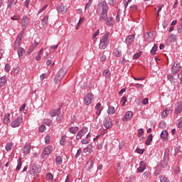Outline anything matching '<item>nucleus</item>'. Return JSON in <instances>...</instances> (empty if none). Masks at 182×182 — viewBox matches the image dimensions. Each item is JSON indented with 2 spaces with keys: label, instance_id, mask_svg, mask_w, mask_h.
<instances>
[{
  "label": "nucleus",
  "instance_id": "f257e3e1",
  "mask_svg": "<svg viewBox=\"0 0 182 182\" xmlns=\"http://www.w3.org/2000/svg\"><path fill=\"white\" fill-rule=\"evenodd\" d=\"M97 8V13L100 14V12H102L99 21L100 22H105V21L107 19V10L109 9V6L106 1H102L98 4Z\"/></svg>",
  "mask_w": 182,
  "mask_h": 182
},
{
  "label": "nucleus",
  "instance_id": "f03ea898",
  "mask_svg": "<svg viewBox=\"0 0 182 182\" xmlns=\"http://www.w3.org/2000/svg\"><path fill=\"white\" fill-rule=\"evenodd\" d=\"M109 33H106L100 39V49H106L109 46Z\"/></svg>",
  "mask_w": 182,
  "mask_h": 182
},
{
  "label": "nucleus",
  "instance_id": "7ed1b4c3",
  "mask_svg": "<svg viewBox=\"0 0 182 182\" xmlns=\"http://www.w3.org/2000/svg\"><path fill=\"white\" fill-rule=\"evenodd\" d=\"M68 72V70L66 68H62L60 69L58 73H57L54 80L56 84H58V82H60L61 79H63L65 77V75H66V73Z\"/></svg>",
  "mask_w": 182,
  "mask_h": 182
},
{
  "label": "nucleus",
  "instance_id": "20e7f679",
  "mask_svg": "<svg viewBox=\"0 0 182 182\" xmlns=\"http://www.w3.org/2000/svg\"><path fill=\"white\" fill-rule=\"evenodd\" d=\"M154 38H156V36H154V31L148 32L144 35V39H145L146 42H153V41H154Z\"/></svg>",
  "mask_w": 182,
  "mask_h": 182
},
{
  "label": "nucleus",
  "instance_id": "39448f33",
  "mask_svg": "<svg viewBox=\"0 0 182 182\" xmlns=\"http://www.w3.org/2000/svg\"><path fill=\"white\" fill-rule=\"evenodd\" d=\"M180 69H181V64L178 62L174 63L171 67V73L176 75V73L180 72Z\"/></svg>",
  "mask_w": 182,
  "mask_h": 182
},
{
  "label": "nucleus",
  "instance_id": "423d86ee",
  "mask_svg": "<svg viewBox=\"0 0 182 182\" xmlns=\"http://www.w3.org/2000/svg\"><path fill=\"white\" fill-rule=\"evenodd\" d=\"M23 122V118L22 117H17L14 121H13L11 124V127L16 128L21 126V123Z\"/></svg>",
  "mask_w": 182,
  "mask_h": 182
},
{
  "label": "nucleus",
  "instance_id": "0eeeda50",
  "mask_svg": "<svg viewBox=\"0 0 182 182\" xmlns=\"http://www.w3.org/2000/svg\"><path fill=\"white\" fill-rule=\"evenodd\" d=\"M93 99V94L88 93L84 97V103L87 106H89L92 103V100Z\"/></svg>",
  "mask_w": 182,
  "mask_h": 182
},
{
  "label": "nucleus",
  "instance_id": "6e6552de",
  "mask_svg": "<svg viewBox=\"0 0 182 182\" xmlns=\"http://www.w3.org/2000/svg\"><path fill=\"white\" fill-rule=\"evenodd\" d=\"M87 133V127H83L77 134L76 136L77 140H80L83 136H85Z\"/></svg>",
  "mask_w": 182,
  "mask_h": 182
},
{
  "label": "nucleus",
  "instance_id": "1a4fd4ad",
  "mask_svg": "<svg viewBox=\"0 0 182 182\" xmlns=\"http://www.w3.org/2000/svg\"><path fill=\"white\" fill-rule=\"evenodd\" d=\"M104 126L106 128V130L112 129V127H113V122H112L110 118H106L104 120Z\"/></svg>",
  "mask_w": 182,
  "mask_h": 182
},
{
  "label": "nucleus",
  "instance_id": "9d476101",
  "mask_svg": "<svg viewBox=\"0 0 182 182\" xmlns=\"http://www.w3.org/2000/svg\"><path fill=\"white\" fill-rule=\"evenodd\" d=\"M29 23V18H28L27 16H24L21 21V28H23V31L26 29L28 24Z\"/></svg>",
  "mask_w": 182,
  "mask_h": 182
},
{
  "label": "nucleus",
  "instance_id": "9b49d317",
  "mask_svg": "<svg viewBox=\"0 0 182 182\" xmlns=\"http://www.w3.org/2000/svg\"><path fill=\"white\" fill-rule=\"evenodd\" d=\"M57 11L59 14H62V15H65V14L68 12V7L60 5L57 6Z\"/></svg>",
  "mask_w": 182,
  "mask_h": 182
},
{
  "label": "nucleus",
  "instance_id": "f8f14e48",
  "mask_svg": "<svg viewBox=\"0 0 182 182\" xmlns=\"http://www.w3.org/2000/svg\"><path fill=\"white\" fill-rule=\"evenodd\" d=\"M132 117H133V112L128 111L126 112L122 120H123V122H128V120H130V119H132Z\"/></svg>",
  "mask_w": 182,
  "mask_h": 182
},
{
  "label": "nucleus",
  "instance_id": "ddd939ff",
  "mask_svg": "<svg viewBox=\"0 0 182 182\" xmlns=\"http://www.w3.org/2000/svg\"><path fill=\"white\" fill-rule=\"evenodd\" d=\"M59 114H60V108L52 109L50 111V115L51 116V117L59 116Z\"/></svg>",
  "mask_w": 182,
  "mask_h": 182
},
{
  "label": "nucleus",
  "instance_id": "4468645a",
  "mask_svg": "<svg viewBox=\"0 0 182 182\" xmlns=\"http://www.w3.org/2000/svg\"><path fill=\"white\" fill-rule=\"evenodd\" d=\"M146 162L144 161H141L139 164V167L137 168V171H139V173H143V171H144V170H146Z\"/></svg>",
  "mask_w": 182,
  "mask_h": 182
},
{
  "label": "nucleus",
  "instance_id": "2eb2a0df",
  "mask_svg": "<svg viewBox=\"0 0 182 182\" xmlns=\"http://www.w3.org/2000/svg\"><path fill=\"white\" fill-rule=\"evenodd\" d=\"M85 167L89 170L93 168V157H91L87 162Z\"/></svg>",
  "mask_w": 182,
  "mask_h": 182
},
{
  "label": "nucleus",
  "instance_id": "dca6fc26",
  "mask_svg": "<svg viewBox=\"0 0 182 182\" xmlns=\"http://www.w3.org/2000/svg\"><path fill=\"white\" fill-rule=\"evenodd\" d=\"M22 40H21V38H17L14 42V50H17L18 49H20L21 46V42Z\"/></svg>",
  "mask_w": 182,
  "mask_h": 182
},
{
  "label": "nucleus",
  "instance_id": "f3484780",
  "mask_svg": "<svg viewBox=\"0 0 182 182\" xmlns=\"http://www.w3.org/2000/svg\"><path fill=\"white\" fill-rule=\"evenodd\" d=\"M53 148L51 146H48L46 148L44 149L43 154L44 156H49L50 153H52Z\"/></svg>",
  "mask_w": 182,
  "mask_h": 182
},
{
  "label": "nucleus",
  "instance_id": "a211bd4d",
  "mask_svg": "<svg viewBox=\"0 0 182 182\" xmlns=\"http://www.w3.org/2000/svg\"><path fill=\"white\" fill-rule=\"evenodd\" d=\"M11 116V114L9 113H6L5 115H4V124H6L8 125L9 124L11 123V119H9Z\"/></svg>",
  "mask_w": 182,
  "mask_h": 182
},
{
  "label": "nucleus",
  "instance_id": "6ab92c4d",
  "mask_svg": "<svg viewBox=\"0 0 182 182\" xmlns=\"http://www.w3.org/2000/svg\"><path fill=\"white\" fill-rule=\"evenodd\" d=\"M133 41H134V36L133 35L128 36L125 40V42L127 46H129V45H132V42H133Z\"/></svg>",
  "mask_w": 182,
  "mask_h": 182
},
{
  "label": "nucleus",
  "instance_id": "aec40b11",
  "mask_svg": "<svg viewBox=\"0 0 182 182\" xmlns=\"http://www.w3.org/2000/svg\"><path fill=\"white\" fill-rule=\"evenodd\" d=\"M22 151L24 154H29L31 153V145H25L22 149Z\"/></svg>",
  "mask_w": 182,
  "mask_h": 182
},
{
  "label": "nucleus",
  "instance_id": "412c9836",
  "mask_svg": "<svg viewBox=\"0 0 182 182\" xmlns=\"http://www.w3.org/2000/svg\"><path fill=\"white\" fill-rule=\"evenodd\" d=\"M107 26H113L114 25V20L113 17H107V22H106Z\"/></svg>",
  "mask_w": 182,
  "mask_h": 182
},
{
  "label": "nucleus",
  "instance_id": "4be33fe9",
  "mask_svg": "<svg viewBox=\"0 0 182 182\" xmlns=\"http://www.w3.org/2000/svg\"><path fill=\"white\" fill-rule=\"evenodd\" d=\"M168 113H170V108L169 107L165 108L164 110L162 112V114H161L162 119L167 117V116H168Z\"/></svg>",
  "mask_w": 182,
  "mask_h": 182
},
{
  "label": "nucleus",
  "instance_id": "5701e85b",
  "mask_svg": "<svg viewBox=\"0 0 182 182\" xmlns=\"http://www.w3.org/2000/svg\"><path fill=\"white\" fill-rule=\"evenodd\" d=\"M6 82H8V78L6 76L0 77V87L4 86Z\"/></svg>",
  "mask_w": 182,
  "mask_h": 182
},
{
  "label": "nucleus",
  "instance_id": "b1692460",
  "mask_svg": "<svg viewBox=\"0 0 182 182\" xmlns=\"http://www.w3.org/2000/svg\"><path fill=\"white\" fill-rule=\"evenodd\" d=\"M38 45H39V43L35 41L30 47L29 51H28L27 53L29 55L30 53H31V52H33V50L36 48V46H38Z\"/></svg>",
  "mask_w": 182,
  "mask_h": 182
},
{
  "label": "nucleus",
  "instance_id": "393cba45",
  "mask_svg": "<svg viewBox=\"0 0 182 182\" xmlns=\"http://www.w3.org/2000/svg\"><path fill=\"white\" fill-rule=\"evenodd\" d=\"M176 109H175V114H180V113H181V112H182V105L181 104H180V103H178L177 105H176Z\"/></svg>",
  "mask_w": 182,
  "mask_h": 182
},
{
  "label": "nucleus",
  "instance_id": "a878e982",
  "mask_svg": "<svg viewBox=\"0 0 182 182\" xmlns=\"http://www.w3.org/2000/svg\"><path fill=\"white\" fill-rule=\"evenodd\" d=\"M151 141H153V134H149L145 141V144L146 146H150V143H151Z\"/></svg>",
  "mask_w": 182,
  "mask_h": 182
},
{
  "label": "nucleus",
  "instance_id": "bb28decb",
  "mask_svg": "<svg viewBox=\"0 0 182 182\" xmlns=\"http://www.w3.org/2000/svg\"><path fill=\"white\" fill-rule=\"evenodd\" d=\"M63 161V159H62V156H58L55 157V162L57 166H60Z\"/></svg>",
  "mask_w": 182,
  "mask_h": 182
},
{
  "label": "nucleus",
  "instance_id": "cd10ccee",
  "mask_svg": "<svg viewBox=\"0 0 182 182\" xmlns=\"http://www.w3.org/2000/svg\"><path fill=\"white\" fill-rule=\"evenodd\" d=\"M100 107H102V104H100V102H99L95 106V109L97 111L96 112V114H98V116L100 115V112H102V109H100Z\"/></svg>",
  "mask_w": 182,
  "mask_h": 182
},
{
  "label": "nucleus",
  "instance_id": "c85d7f7f",
  "mask_svg": "<svg viewBox=\"0 0 182 182\" xmlns=\"http://www.w3.org/2000/svg\"><path fill=\"white\" fill-rule=\"evenodd\" d=\"M79 130V127H72L68 129L70 133H73V134H76V132Z\"/></svg>",
  "mask_w": 182,
  "mask_h": 182
},
{
  "label": "nucleus",
  "instance_id": "c756f323",
  "mask_svg": "<svg viewBox=\"0 0 182 182\" xmlns=\"http://www.w3.org/2000/svg\"><path fill=\"white\" fill-rule=\"evenodd\" d=\"M158 46L156 44H154L152 49L150 51L151 55H152V56H154V55H156V52H157V49H158Z\"/></svg>",
  "mask_w": 182,
  "mask_h": 182
},
{
  "label": "nucleus",
  "instance_id": "7c9ffc66",
  "mask_svg": "<svg viewBox=\"0 0 182 182\" xmlns=\"http://www.w3.org/2000/svg\"><path fill=\"white\" fill-rule=\"evenodd\" d=\"M16 50H17V53L18 55L19 58H21V56H23V53H25V50L23 48H20Z\"/></svg>",
  "mask_w": 182,
  "mask_h": 182
},
{
  "label": "nucleus",
  "instance_id": "2f4dec72",
  "mask_svg": "<svg viewBox=\"0 0 182 182\" xmlns=\"http://www.w3.org/2000/svg\"><path fill=\"white\" fill-rule=\"evenodd\" d=\"M48 21H49V16L46 15L43 18L41 25H43V26H45V25H48Z\"/></svg>",
  "mask_w": 182,
  "mask_h": 182
},
{
  "label": "nucleus",
  "instance_id": "473e14b6",
  "mask_svg": "<svg viewBox=\"0 0 182 182\" xmlns=\"http://www.w3.org/2000/svg\"><path fill=\"white\" fill-rule=\"evenodd\" d=\"M21 167H22V158H19L18 159V165L16 168V171H19L21 170Z\"/></svg>",
  "mask_w": 182,
  "mask_h": 182
},
{
  "label": "nucleus",
  "instance_id": "72a5a7b5",
  "mask_svg": "<svg viewBox=\"0 0 182 182\" xmlns=\"http://www.w3.org/2000/svg\"><path fill=\"white\" fill-rule=\"evenodd\" d=\"M161 137L162 139H164V140H166V139H167V137H168V132L166 130L162 131V132L161 134Z\"/></svg>",
  "mask_w": 182,
  "mask_h": 182
},
{
  "label": "nucleus",
  "instance_id": "f704fd0d",
  "mask_svg": "<svg viewBox=\"0 0 182 182\" xmlns=\"http://www.w3.org/2000/svg\"><path fill=\"white\" fill-rule=\"evenodd\" d=\"M114 55L116 58H120L122 56V51L119 50V49H114Z\"/></svg>",
  "mask_w": 182,
  "mask_h": 182
},
{
  "label": "nucleus",
  "instance_id": "c9c22d12",
  "mask_svg": "<svg viewBox=\"0 0 182 182\" xmlns=\"http://www.w3.org/2000/svg\"><path fill=\"white\" fill-rule=\"evenodd\" d=\"M169 156H170V149H166L165 152H164V159H166V160H168Z\"/></svg>",
  "mask_w": 182,
  "mask_h": 182
},
{
  "label": "nucleus",
  "instance_id": "e433bc0d",
  "mask_svg": "<svg viewBox=\"0 0 182 182\" xmlns=\"http://www.w3.org/2000/svg\"><path fill=\"white\" fill-rule=\"evenodd\" d=\"M36 167L35 166H31V168H30V174H34V176L36 174H38V172L36 171Z\"/></svg>",
  "mask_w": 182,
  "mask_h": 182
},
{
  "label": "nucleus",
  "instance_id": "4c0bfd02",
  "mask_svg": "<svg viewBox=\"0 0 182 182\" xmlns=\"http://www.w3.org/2000/svg\"><path fill=\"white\" fill-rule=\"evenodd\" d=\"M168 161V160L164 159V160H162L161 161V167H163V168H166L167 167V161Z\"/></svg>",
  "mask_w": 182,
  "mask_h": 182
},
{
  "label": "nucleus",
  "instance_id": "58836bf2",
  "mask_svg": "<svg viewBox=\"0 0 182 182\" xmlns=\"http://www.w3.org/2000/svg\"><path fill=\"white\" fill-rule=\"evenodd\" d=\"M17 0H10L8 4V8H11L13 6L16 5Z\"/></svg>",
  "mask_w": 182,
  "mask_h": 182
},
{
  "label": "nucleus",
  "instance_id": "ea45409f",
  "mask_svg": "<svg viewBox=\"0 0 182 182\" xmlns=\"http://www.w3.org/2000/svg\"><path fill=\"white\" fill-rule=\"evenodd\" d=\"M108 113L111 114H114V113H116V112L114 111V107H109Z\"/></svg>",
  "mask_w": 182,
  "mask_h": 182
},
{
  "label": "nucleus",
  "instance_id": "a19ab883",
  "mask_svg": "<svg viewBox=\"0 0 182 182\" xmlns=\"http://www.w3.org/2000/svg\"><path fill=\"white\" fill-rule=\"evenodd\" d=\"M169 38L171 42H175L176 39H177V36L174 34H170Z\"/></svg>",
  "mask_w": 182,
  "mask_h": 182
},
{
  "label": "nucleus",
  "instance_id": "79ce46f5",
  "mask_svg": "<svg viewBox=\"0 0 182 182\" xmlns=\"http://www.w3.org/2000/svg\"><path fill=\"white\" fill-rule=\"evenodd\" d=\"M65 141H66V135L62 136L60 141V144H61V146H65Z\"/></svg>",
  "mask_w": 182,
  "mask_h": 182
},
{
  "label": "nucleus",
  "instance_id": "37998d69",
  "mask_svg": "<svg viewBox=\"0 0 182 182\" xmlns=\"http://www.w3.org/2000/svg\"><path fill=\"white\" fill-rule=\"evenodd\" d=\"M160 181L161 182H170V181L167 178H166L164 176H161L160 177Z\"/></svg>",
  "mask_w": 182,
  "mask_h": 182
},
{
  "label": "nucleus",
  "instance_id": "c03bdc74",
  "mask_svg": "<svg viewBox=\"0 0 182 182\" xmlns=\"http://www.w3.org/2000/svg\"><path fill=\"white\" fill-rule=\"evenodd\" d=\"M46 180H53V175L50 173H48L46 176Z\"/></svg>",
  "mask_w": 182,
  "mask_h": 182
},
{
  "label": "nucleus",
  "instance_id": "a18cd8bd",
  "mask_svg": "<svg viewBox=\"0 0 182 182\" xmlns=\"http://www.w3.org/2000/svg\"><path fill=\"white\" fill-rule=\"evenodd\" d=\"M143 134H144V131L143 130V129H139L138 131V137H141V136H143Z\"/></svg>",
  "mask_w": 182,
  "mask_h": 182
},
{
  "label": "nucleus",
  "instance_id": "49530a36",
  "mask_svg": "<svg viewBox=\"0 0 182 182\" xmlns=\"http://www.w3.org/2000/svg\"><path fill=\"white\" fill-rule=\"evenodd\" d=\"M141 53L142 52L141 51H139V53L134 54V59H139V58H140V56H141Z\"/></svg>",
  "mask_w": 182,
  "mask_h": 182
},
{
  "label": "nucleus",
  "instance_id": "de8ad7c7",
  "mask_svg": "<svg viewBox=\"0 0 182 182\" xmlns=\"http://www.w3.org/2000/svg\"><path fill=\"white\" fill-rule=\"evenodd\" d=\"M46 130V127L45 125H41L39 127V131L41 132V133H43V132H45Z\"/></svg>",
  "mask_w": 182,
  "mask_h": 182
},
{
  "label": "nucleus",
  "instance_id": "09e8293b",
  "mask_svg": "<svg viewBox=\"0 0 182 182\" xmlns=\"http://www.w3.org/2000/svg\"><path fill=\"white\" fill-rule=\"evenodd\" d=\"M135 151L136 153H138V154H143V153H144V149H140V148H137Z\"/></svg>",
  "mask_w": 182,
  "mask_h": 182
},
{
  "label": "nucleus",
  "instance_id": "8fccbe9b",
  "mask_svg": "<svg viewBox=\"0 0 182 182\" xmlns=\"http://www.w3.org/2000/svg\"><path fill=\"white\" fill-rule=\"evenodd\" d=\"M6 151H11L12 150V144H9L6 146Z\"/></svg>",
  "mask_w": 182,
  "mask_h": 182
},
{
  "label": "nucleus",
  "instance_id": "3c124183",
  "mask_svg": "<svg viewBox=\"0 0 182 182\" xmlns=\"http://www.w3.org/2000/svg\"><path fill=\"white\" fill-rule=\"evenodd\" d=\"M25 33V30H23L20 32L19 35L17 36V38H20L21 40H22V38L23 36V34Z\"/></svg>",
  "mask_w": 182,
  "mask_h": 182
},
{
  "label": "nucleus",
  "instance_id": "603ef678",
  "mask_svg": "<svg viewBox=\"0 0 182 182\" xmlns=\"http://www.w3.org/2000/svg\"><path fill=\"white\" fill-rule=\"evenodd\" d=\"M92 5V0H89L87 4L85 5V9H88V8H90V6Z\"/></svg>",
  "mask_w": 182,
  "mask_h": 182
},
{
  "label": "nucleus",
  "instance_id": "864d4df0",
  "mask_svg": "<svg viewBox=\"0 0 182 182\" xmlns=\"http://www.w3.org/2000/svg\"><path fill=\"white\" fill-rule=\"evenodd\" d=\"M121 102H122V106H124V105H126V102H127V98L126 97H122Z\"/></svg>",
  "mask_w": 182,
  "mask_h": 182
},
{
  "label": "nucleus",
  "instance_id": "5fc2aeb1",
  "mask_svg": "<svg viewBox=\"0 0 182 182\" xmlns=\"http://www.w3.org/2000/svg\"><path fill=\"white\" fill-rule=\"evenodd\" d=\"M177 127H178V129H181L182 127V117H181L178 120V123L177 124Z\"/></svg>",
  "mask_w": 182,
  "mask_h": 182
},
{
  "label": "nucleus",
  "instance_id": "6e6d98bb",
  "mask_svg": "<svg viewBox=\"0 0 182 182\" xmlns=\"http://www.w3.org/2000/svg\"><path fill=\"white\" fill-rule=\"evenodd\" d=\"M80 154H82V149H78L75 156V158L77 159V157H79V156H80Z\"/></svg>",
  "mask_w": 182,
  "mask_h": 182
},
{
  "label": "nucleus",
  "instance_id": "4d7b16f0",
  "mask_svg": "<svg viewBox=\"0 0 182 182\" xmlns=\"http://www.w3.org/2000/svg\"><path fill=\"white\" fill-rule=\"evenodd\" d=\"M108 4L109 5H111V6H114V4H116V0H109Z\"/></svg>",
  "mask_w": 182,
  "mask_h": 182
},
{
  "label": "nucleus",
  "instance_id": "13d9d810",
  "mask_svg": "<svg viewBox=\"0 0 182 182\" xmlns=\"http://www.w3.org/2000/svg\"><path fill=\"white\" fill-rule=\"evenodd\" d=\"M11 70V65L9 64H6L5 65V71L9 72Z\"/></svg>",
  "mask_w": 182,
  "mask_h": 182
},
{
  "label": "nucleus",
  "instance_id": "bf43d9fd",
  "mask_svg": "<svg viewBox=\"0 0 182 182\" xmlns=\"http://www.w3.org/2000/svg\"><path fill=\"white\" fill-rule=\"evenodd\" d=\"M167 79L168 80L171 81V82H173V79H174V77L171 75H167Z\"/></svg>",
  "mask_w": 182,
  "mask_h": 182
},
{
  "label": "nucleus",
  "instance_id": "052dcab7",
  "mask_svg": "<svg viewBox=\"0 0 182 182\" xmlns=\"http://www.w3.org/2000/svg\"><path fill=\"white\" fill-rule=\"evenodd\" d=\"M103 76H105V77H107V76H109V70H104Z\"/></svg>",
  "mask_w": 182,
  "mask_h": 182
},
{
  "label": "nucleus",
  "instance_id": "680f3d73",
  "mask_svg": "<svg viewBox=\"0 0 182 182\" xmlns=\"http://www.w3.org/2000/svg\"><path fill=\"white\" fill-rule=\"evenodd\" d=\"M143 176H144V178H148L149 176H150V172L146 171L144 173Z\"/></svg>",
  "mask_w": 182,
  "mask_h": 182
},
{
  "label": "nucleus",
  "instance_id": "e2e57ef3",
  "mask_svg": "<svg viewBox=\"0 0 182 182\" xmlns=\"http://www.w3.org/2000/svg\"><path fill=\"white\" fill-rule=\"evenodd\" d=\"M178 33H182V22L178 27Z\"/></svg>",
  "mask_w": 182,
  "mask_h": 182
},
{
  "label": "nucleus",
  "instance_id": "0e129e2a",
  "mask_svg": "<svg viewBox=\"0 0 182 182\" xmlns=\"http://www.w3.org/2000/svg\"><path fill=\"white\" fill-rule=\"evenodd\" d=\"M159 127H161V129H164V127H166V122H160Z\"/></svg>",
  "mask_w": 182,
  "mask_h": 182
},
{
  "label": "nucleus",
  "instance_id": "69168bd1",
  "mask_svg": "<svg viewBox=\"0 0 182 182\" xmlns=\"http://www.w3.org/2000/svg\"><path fill=\"white\" fill-rule=\"evenodd\" d=\"M90 150H92V148H91V147H85V148L83 149V151H84V153H88V151H90Z\"/></svg>",
  "mask_w": 182,
  "mask_h": 182
},
{
  "label": "nucleus",
  "instance_id": "338daca9",
  "mask_svg": "<svg viewBox=\"0 0 182 182\" xmlns=\"http://www.w3.org/2000/svg\"><path fill=\"white\" fill-rule=\"evenodd\" d=\"M90 141L87 139H82L81 141L82 144H89Z\"/></svg>",
  "mask_w": 182,
  "mask_h": 182
},
{
  "label": "nucleus",
  "instance_id": "774afa93",
  "mask_svg": "<svg viewBox=\"0 0 182 182\" xmlns=\"http://www.w3.org/2000/svg\"><path fill=\"white\" fill-rule=\"evenodd\" d=\"M100 30L98 29L93 35H92V39H95V38H96V36H97L100 33Z\"/></svg>",
  "mask_w": 182,
  "mask_h": 182
}]
</instances>
